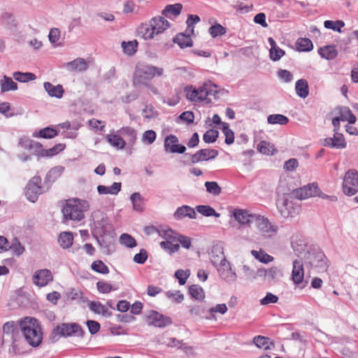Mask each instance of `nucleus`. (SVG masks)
<instances>
[{"instance_id":"nucleus-1","label":"nucleus","mask_w":358,"mask_h":358,"mask_svg":"<svg viewBox=\"0 0 358 358\" xmlns=\"http://www.w3.org/2000/svg\"><path fill=\"white\" fill-rule=\"evenodd\" d=\"M20 330L27 343L33 348L41 345L43 332L39 322L30 317H26L20 322Z\"/></svg>"},{"instance_id":"nucleus-2","label":"nucleus","mask_w":358,"mask_h":358,"mask_svg":"<svg viewBox=\"0 0 358 358\" xmlns=\"http://www.w3.org/2000/svg\"><path fill=\"white\" fill-rule=\"evenodd\" d=\"M164 70L162 67L153 66L145 62L136 64L133 76V84L134 86L148 85L155 77H161L164 75Z\"/></svg>"},{"instance_id":"nucleus-3","label":"nucleus","mask_w":358,"mask_h":358,"mask_svg":"<svg viewBox=\"0 0 358 358\" xmlns=\"http://www.w3.org/2000/svg\"><path fill=\"white\" fill-rule=\"evenodd\" d=\"M90 209L87 201L80 199H71L66 201L62 208L65 220L81 221L85 217V212Z\"/></svg>"},{"instance_id":"nucleus-4","label":"nucleus","mask_w":358,"mask_h":358,"mask_svg":"<svg viewBox=\"0 0 358 358\" xmlns=\"http://www.w3.org/2000/svg\"><path fill=\"white\" fill-rule=\"evenodd\" d=\"M217 86L210 81L205 82L202 86L194 88L192 86L185 88V96L191 101L200 102L210 100V96L215 97L218 91Z\"/></svg>"},{"instance_id":"nucleus-5","label":"nucleus","mask_w":358,"mask_h":358,"mask_svg":"<svg viewBox=\"0 0 358 358\" xmlns=\"http://www.w3.org/2000/svg\"><path fill=\"white\" fill-rule=\"evenodd\" d=\"M304 261L318 273L325 272L329 268V260L320 250L313 249L308 251L305 255Z\"/></svg>"},{"instance_id":"nucleus-6","label":"nucleus","mask_w":358,"mask_h":358,"mask_svg":"<svg viewBox=\"0 0 358 358\" xmlns=\"http://www.w3.org/2000/svg\"><path fill=\"white\" fill-rule=\"evenodd\" d=\"M85 334L82 327L77 323H62L55 328L52 337L57 341L60 337L78 336L83 337Z\"/></svg>"},{"instance_id":"nucleus-7","label":"nucleus","mask_w":358,"mask_h":358,"mask_svg":"<svg viewBox=\"0 0 358 358\" xmlns=\"http://www.w3.org/2000/svg\"><path fill=\"white\" fill-rule=\"evenodd\" d=\"M253 223L258 231L265 237L271 238L278 233V227L260 214H256Z\"/></svg>"},{"instance_id":"nucleus-8","label":"nucleus","mask_w":358,"mask_h":358,"mask_svg":"<svg viewBox=\"0 0 358 358\" xmlns=\"http://www.w3.org/2000/svg\"><path fill=\"white\" fill-rule=\"evenodd\" d=\"M342 188L347 196H352L358 192V171L356 169H349L345 173Z\"/></svg>"},{"instance_id":"nucleus-9","label":"nucleus","mask_w":358,"mask_h":358,"mask_svg":"<svg viewBox=\"0 0 358 358\" xmlns=\"http://www.w3.org/2000/svg\"><path fill=\"white\" fill-rule=\"evenodd\" d=\"M216 268L220 278L224 282L231 284L236 281L238 275L231 264L227 259H223L222 263H220Z\"/></svg>"},{"instance_id":"nucleus-10","label":"nucleus","mask_w":358,"mask_h":358,"mask_svg":"<svg viewBox=\"0 0 358 358\" xmlns=\"http://www.w3.org/2000/svg\"><path fill=\"white\" fill-rule=\"evenodd\" d=\"M278 212L282 217L287 218L289 217H294L296 214V207L293 200L281 197L277 200L276 202Z\"/></svg>"},{"instance_id":"nucleus-11","label":"nucleus","mask_w":358,"mask_h":358,"mask_svg":"<svg viewBox=\"0 0 358 358\" xmlns=\"http://www.w3.org/2000/svg\"><path fill=\"white\" fill-rule=\"evenodd\" d=\"M41 183V178L38 176H34L29 181L26 187L25 195L31 202L34 203L38 196L42 194Z\"/></svg>"},{"instance_id":"nucleus-12","label":"nucleus","mask_w":358,"mask_h":358,"mask_svg":"<svg viewBox=\"0 0 358 358\" xmlns=\"http://www.w3.org/2000/svg\"><path fill=\"white\" fill-rule=\"evenodd\" d=\"M146 317L148 324L156 327H165L172 322L169 317L164 316L155 310H150L147 313Z\"/></svg>"},{"instance_id":"nucleus-13","label":"nucleus","mask_w":358,"mask_h":358,"mask_svg":"<svg viewBox=\"0 0 358 358\" xmlns=\"http://www.w3.org/2000/svg\"><path fill=\"white\" fill-rule=\"evenodd\" d=\"M179 141L176 136L169 134L164 138V148L168 153L182 154L185 152V146L178 143Z\"/></svg>"},{"instance_id":"nucleus-14","label":"nucleus","mask_w":358,"mask_h":358,"mask_svg":"<svg viewBox=\"0 0 358 358\" xmlns=\"http://www.w3.org/2000/svg\"><path fill=\"white\" fill-rule=\"evenodd\" d=\"M320 190L315 182L305 185L294 192L296 198L303 200L310 197L320 196Z\"/></svg>"},{"instance_id":"nucleus-15","label":"nucleus","mask_w":358,"mask_h":358,"mask_svg":"<svg viewBox=\"0 0 358 358\" xmlns=\"http://www.w3.org/2000/svg\"><path fill=\"white\" fill-rule=\"evenodd\" d=\"M256 214L245 209L235 208L232 210V216L241 225H250L253 223Z\"/></svg>"},{"instance_id":"nucleus-16","label":"nucleus","mask_w":358,"mask_h":358,"mask_svg":"<svg viewBox=\"0 0 358 358\" xmlns=\"http://www.w3.org/2000/svg\"><path fill=\"white\" fill-rule=\"evenodd\" d=\"M94 238L103 254L109 255L115 251L113 238L110 234L98 236Z\"/></svg>"},{"instance_id":"nucleus-17","label":"nucleus","mask_w":358,"mask_h":358,"mask_svg":"<svg viewBox=\"0 0 358 358\" xmlns=\"http://www.w3.org/2000/svg\"><path fill=\"white\" fill-rule=\"evenodd\" d=\"M218 155V151L214 149H201L191 156L192 164L215 159Z\"/></svg>"},{"instance_id":"nucleus-18","label":"nucleus","mask_w":358,"mask_h":358,"mask_svg":"<svg viewBox=\"0 0 358 358\" xmlns=\"http://www.w3.org/2000/svg\"><path fill=\"white\" fill-rule=\"evenodd\" d=\"M53 280L51 271L48 269H40L35 272L33 282L38 287H44Z\"/></svg>"},{"instance_id":"nucleus-19","label":"nucleus","mask_w":358,"mask_h":358,"mask_svg":"<svg viewBox=\"0 0 358 358\" xmlns=\"http://www.w3.org/2000/svg\"><path fill=\"white\" fill-rule=\"evenodd\" d=\"M291 278L295 285H299L303 281L304 269L301 260H293Z\"/></svg>"},{"instance_id":"nucleus-20","label":"nucleus","mask_w":358,"mask_h":358,"mask_svg":"<svg viewBox=\"0 0 358 358\" xmlns=\"http://www.w3.org/2000/svg\"><path fill=\"white\" fill-rule=\"evenodd\" d=\"M108 220L106 217L101 215L100 219L94 220L92 227V232L94 237L108 234Z\"/></svg>"},{"instance_id":"nucleus-21","label":"nucleus","mask_w":358,"mask_h":358,"mask_svg":"<svg viewBox=\"0 0 358 358\" xmlns=\"http://www.w3.org/2000/svg\"><path fill=\"white\" fill-rule=\"evenodd\" d=\"M209 255L211 263L215 267L217 266L220 263H222L223 259H227L224 255L223 246L220 243L213 245Z\"/></svg>"},{"instance_id":"nucleus-22","label":"nucleus","mask_w":358,"mask_h":358,"mask_svg":"<svg viewBox=\"0 0 358 358\" xmlns=\"http://www.w3.org/2000/svg\"><path fill=\"white\" fill-rule=\"evenodd\" d=\"M107 142L114 148L117 150H123L126 145L127 141L119 134V131H111L106 136Z\"/></svg>"},{"instance_id":"nucleus-23","label":"nucleus","mask_w":358,"mask_h":358,"mask_svg":"<svg viewBox=\"0 0 358 358\" xmlns=\"http://www.w3.org/2000/svg\"><path fill=\"white\" fill-rule=\"evenodd\" d=\"M150 26L155 36L163 33L170 27V23L162 16L154 17L150 20Z\"/></svg>"},{"instance_id":"nucleus-24","label":"nucleus","mask_w":358,"mask_h":358,"mask_svg":"<svg viewBox=\"0 0 358 358\" xmlns=\"http://www.w3.org/2000/svg\"><path fill=\"white\" fill-rule=\"evenodd\" d=\"M173 216L176 220H181L185 217H188L189 219H195L196 213L195 210L191 206L183 205L176 209Z\"/></svg>"},{"instance_id":"nucleus-25","label":"nucleus","mask_w":358,"mask_h":358,"mask_svg":"<svg viewBox=\"0 0 358 358\" xmlns=\"http://www.w3.org/2000/svg\"><path fill=\"white\" fill-rule=\"evenodd\" d=\"M324 145L330 148L342 149L346 147V143L343 134L338 131L335 132L333 138H327L324 139Z\"/></svg>"},{"instance_id":"nucleus-26","label":"nucleus","mask_w":358,"mask_h":358,"mask_svg":"<svg viewBox=\"0 0 358 358\" xmlns=\"http://www.w3.org/2000/svg\"><path fill=\"white\" fill-rule=\"evenodd\" d=\"M268 42L270 45L269 57L273 62L280 60L285 54V52L279 48L276 42L272 37L268 38Z\"/></svg>"},{"instance_id":"nucleus-27","label":"nucleus","mask_w":358,"mask_h":358,"mask_svg":"<svg viewBox=\"0 0 358 358\" xmlns=\"http://www.w3.org/2000/svg\"><path fill=\"white\" fill-rule=\"evenodd\" d=\"M257 273L261 275H264L265 280L268 282L274 281L282 276L281 271L275 266L268 269H259Z\"/></svg>"},{"instance_id":"nucleus-28","label":"nucleus","mask_w":358,"mask_h":358,"mask_svg":"<svg viewBox=\"0 0 358 358\" xmlns=\"http://www.w3.org/2000/svg\"><path fill=\"white\" fill-rule=\"evenodd\" d=\"M43 87L46 92L51 97L61 99L64 93V90L62 85H54L49 82H45Z\"/></svg>"},{"instance_id":"nucleus-29","label":"nucleus","mask_w":358,"mask_h":358,"mask_svg":"<svg viewBox=\"0 0 358 358\" xmlns=\"http://www.w3.org/2000/svg\"><path fill=\"white\" fill-rule=\"evenodd\" d=\"M65 67L70 71H85L87 69L88 64L83 58L78 57L67 62Z\"/></svg>"},{"instance_id":"nucleus-30","label":"nucleus","mask_w":358,"mask_h":358,"mask_svg":"<svg viewBox=\"0 0 358 358\" xmlns=\"http://www.w3.org/2000/svg\"><path fill=\"white\" fill-rule=\"evenodd\" d=\"M88 307L91 311L96 314L101 315L103 317H108L111 315V312L108 308L100 302L90 301L88 303Z\"/></svg>"},{"instance_id":"nucleus-31","label":"nucleus","mask_w":358,"mask_h":358,"mask_svg":"<svg viewBox=\"0 0 358 358\" xmlns=\"http://www.w3.org/2000/svg\"><path fill=\"white\" fill-rule=\"evenodd\" d=\"M118 131L119 134L126 138L129 145H134L137 138V132L135 129L131 127H123L118 129Z\"/></svg>"},{"instance_id":"nucleus-32","label":"nucleus","mask_w":358,"mask_h":358,"mask_svg":"<svg viewBox=\"0 0 358 358\" xmlns=\"http://www.w3.org/2000/svg\"><path fill=\"white\" fill-rule=\"evenodd\" d=\"M121 182H115L110 186L99 185L97 192L100 195L112 194L117 195L121 191Z\"/></svg>"},{"instance_id":"nucleus-33","label":"nucleus","mask_w":358,"mask_h":358,"mask_svg":"<svg viewBox=\"0 0 358 358\" xmlns=\"http://www.w3.org/2000/svg\"><path fill=\"white\" fill-rule=\"evenodd\" d=\"M18 145L24 150H33L37 152L42 147L41 143L25 136L20 138Z\"/></svg>"},{"instance_id":"nucleus-34","label":"nucleus","mask_w":358,"mask_h":358,"mask_svg":"<svg viewBox=\"0 0 358 358\" xmlns=\"http://www.w3.org/2000/svg\"><path fill=\"white\" fill-rule=\"evenodd\" d=\"M0 88L2 93L17 90V84L12 78L3 76L0 80Z\"/></svg>"},{"instance_id":"nucleus-35","label":"nucleus","mask_w":358,"mask_h":358,"mask_svg":"<svg viewBox=\"0 0 358 358\" xmlns=\"http://www.w3.org/2000/svg\"><path fill=\"white\" fill-rule=\"evenodd\" d=\"M151 28H152V27L150 26V20L148 23L141 24L137 29L138 36L145 40L153 39L155 36V34L153 29Z\"/></svg>"},{"instance_id":"nucleus-36","label":"nucleus","mask_w":358,"mask_h":358,"mask_svg":"<svg viewBox=\"0 0 358 358\" xmlns=\"http://www.w3.org/2000/svg\"><path fill=\"white\" fill-rule=\"evenodd\" d=\"M295 91L300 98H306L309 94V86L307 80L303 78L298 80L295 84Z\"/></svg>"},{"instance_id":"nucleus-37","label":"nucleus","mask_w":358,"mask_h":358,"mask_svg":"<svg viewBox=\"0 0 358 358\" xmlns=\"http://www.w3.org/2000/svg\"><path fill=\"white\" fill-rule=\"evenodd\" d=\"M191 35L188 34L186 31L185 33H180L174 38L173 42L177 43L181 48L192 47L193 41L190 37Z\"/></svg>"},{"instance_id":"nucleus-38","label":"nucleus","mask_w":358,"mask_h":358,"mask_svg":"<svg viewBox=\"0 0 358 358\" xmlns=\"http://www.w3.org/2000/svg\"><path fill=\"white\" fill-rule=\"evenodd\" d=\"M130 201L132 203L134 210L140 213L144 210L145 199L140 193H133L130 196Z\"/></svg>"},{"instance_id":"nucleus-39","label":"nucleus","mask_w":358,"mask_h":358,"mask_svg":"<svg viewBox=\"0 0 358 358\" xmlns=\"http://www.w3.org/2000/svg\"><path fill=\"white\" fill-rule=\"evenodd\" d=\"M320 55L327 60H332L337 57L338 52L334 45H326L318 50Z\"/></svg>"},{"instance_id":"nucleus-40","label":"nucleus","mask_w":358,"mask_h":358,"mask_svg":"<svg viewBox=\"0 0 358 358\" xmlns=\"http://www.w3.org/2000/svg\"><path fill=\"white\" fill-rule=\"evenodd\" d=\"M341 121H348L350 124H355L357 119L348 107L343 106L337 108Z\"/></svg>"},{"instance_id":"nucleus-41","label":"nucleus","mask_w":358,"mask_h":358,"mask_svg":"<svg viewBox=\"0 0 358 358\" xmlns=\"http://www.w3.org/2000/svg\"><path fill=\"white\" fill-rule=\"evenodd\" d=\"M73 241V234L70 231L62 232L58 238V242L60 246L64 249L69 248Z\"/></svg>"},{"instance_id":"nucleus-42","label":"nucleus","mask_w":358,"mask_h":358,"mask_svg":"<svg viewBox=\"0 0 358 358\" xmlns=\"http://www.w3.org/2000/svg\"><path fill=\"white\" fill-rule=\"evenodd\" d=\"M64 144L58 143L53 146L52 148L48 150L43 149V147H41V149H39V151H38V152L41 157H52L54 155H56L61 151L64 150Z\"/></svg>"},{"instance_id":"nucleus-43","label":"nucleus","mask_w":358,"mask_h":358,"mask_svg":"<svg viewBox=\"0 0 358 358\" xmlns=\"http://www.w3.org/2000/svg\"><path fill=\"white\" fill-rule=\"evenodd\" d=\"M296 47L299 52H309L313 49V44L309 38H299L296 42Z\"/></svg>"},{"instance_id":"nucleus-44","label":"nucleus","mask_w":358,"mask_h":358,"mask_svg":"<svg viewBox=\"0 0 358 358\" xmlns=\"http://www.w3.org/2000/svg\"><path fill=\"white\" fill-rule=\"evenodd\" d=\"M57 134L58 132L56 129L48 127L41 129L38 131H35L33 134V136L36 138H52L57 136Z\"/></svg>"},{"instance_id":"nucleus-45","label":"nucleus","mask_w":358,"mask_h":358,"mask_svg":"<svg viewBox=\"0 0 358 358\" xmlns=\"http://www.w3.org/2000/svg\"><path fill=\"white\" fill-rule=\"evenodd\" d=\"M257 150L259 152L267 155H273L276 152L274 145L266 141H262L257 145Z\"/></svg>"},{"instance_id":"nucleus-46","label":"nucleus","mask_w":358,"mask_h":358,"mask_svg":"<svg viewBox=\"0 0 358 358\" xmlns=\"http://www.w3.org/2000/svg\"><path fill=\"white\" fill-rule=\"evenodd\" d=\"M64 169V167L62 166H57L51 169L46 176L45 180L49 182H55L62 176Z\"/></svg>"},{"instance_id":"nucleus-47","label":"nucleus","mask_w":358,"mask_h":358,"mask_svg":"<svg viewBox=\"0 0 358 358\" xmlns=\"http://www.w3.org/2000/svg\"><path fill=\"white\" fill-rule=\"evenodd\" d=\"M13 78L20 83H27L29 81L34 80L36 78L35 74L30 72L22 73L20 71L14 72L13 74Z\"/></svg>"},{"instance_id":"nucleus-48","label":"nucleus","mask_w":358,"mask_h":358,"mask_svg":"<svg viewBox=\"0 0 358 358\" xmlns=\"http://www.w3.org/2000/svg\"><path fill=\"white\" fill-rule=\"evenodd\" d=\"M228 308L225 303L217 304L209 309V315L206 316L207 320H215V313L224 315L227 313Z\"/></svg>"},{"instance_id":"nucleus-49","label":"nucleus","mask_w":358,"mask_h":358,"mask_svg":"<svg viewBox=\"0 0 358 358\" xmlns=\"http://www.w3.org/2000/svg\"><path fill=\"white\" fill-rule=\"evenodd\" d=\"M196 210L206 217L214 216L215 217H220V214L216 213L215 209L210 206L207 205H199L196 207Z\"/></svg>"},{"instance_id":"nucleus-50","label":"nucleus","mask_w":358,"mask_h":358,"mask_svg":"<svg viewBox=\"0 0 358 358\" xmlns=\"http://www.w3.org/2000/svg\"><path fill=\"white\" fill-rule=\"evenodd\" d=\"M252 255L260 262L268 264L273 260V257L265 252L264 250H252Z\"/></svg>"},{"instance_id":"nucleus-51","label":"nucleus","mask_w":358,"mask_h":358,"mask_svg":"<svg viewBox=\"0 0 358 358\" xmlns=\"http://www.w3.org/2000/svg\"><path fill=\"white\" fill-rule=\"evenodd\" d=\"M182 6L180 3H175L173 5H168L162 11V14L168 17L169 15H172L175 17L180 15Z\"/></svg>"},{"instance_id":"nucleus-52","label":"nucleus","mask_w":358,"mask_h":358,"mask_svg":"<svg viewBox=\"0 0 358 358\" xmlns=\"http://www.w3.org/2000/svg\"><path fill=\"white\" fill-rule=\"evenodd\" d=\"M17 331L15 322L13 321H9L6 322L3 325V341L6 340V338H8L10 336L14 335Z\"/></svg>"},{"instance_id":"nucleus-53","label":"nucleus","mask_w":358,"mask_h":358,"mask_svg":"<svg viewBox=\"0 0 358 358\" xmlns=\"http://www.w3.org/2000/svg\"><path fill=\"white\" fill-rule=\"evenodd\" d=\"M119 241L122 245L128 248H133L137 245L135 238L128 234H121Z\"/></svg>"},{"instance_id":"nucleus-54","label":"nucleus","mask_w":358,"mask_h":358,"mask_svg":"<svg viewBox=\"0 0 358 358\" xmlns=\"http://www.w3.org/2000/svg\"><path fill=\"white\" fill-rule=\"evenodd\" d=\"M267 122L271 124L285 125L289 122V119L281 114H273L267 117Z\"/></svg>"},{"instance_id":"nucleus-55","label":"nucleus","mask_w":358,"mask_h":358,"mask_svg":"<svg viewBox=\"0 0 358 358\" xmlns=\"http://www.w3.org/2000/svg\"><path fill=\"white\" fill-rule=\"evenodd\" d=\"M137 46L138 43L136 41H123L121 43L124 52L128 55H133L137 50Z\"/></svg>"},{"instance_id":"nucleus-56","label":"nucleus","mask_w":358,"mask_h":358,"mask_svg":"<svg viewBox=\"0 0 358 358\" xmlns=\"http://www.w3.org/2000/svg\"><path fill=\"white\" fill-rule=\"evenodd\" d=\"M208 33L213 38L222 36L227 33V29L219 23L211 26L208 29Z\"/></svg>"},{"instance_id":"nucleus-57","label":"nucleus","mask_w":358,"mask_h":358,"mask_svg":"<svg viewBox=\"0 0 358 358\" xmlns=\"http://www.w3.org/2000/svg\"><path fill=\"white\" fill-rule=\"evenodd\" d=\"M324 26L327 29H331L341 33V29L345 26V23L342 20H326L324 22Z\"/></svg>"},{"instance_id":"nucleus-58","label":"nucleus","mask_w":358,"mask_h":358,"mask_svg":"<svg viewBox=\"0 0 358 358\" xmlns=\"http://www.w3.org/2000/svg\"><path fill=\"white\" fill-rule=\"evenodd\" d=\"M204 185L206 188L207 192L213 196H217L222 192V189L217 182L208 181L205 182Z\"/></svg>"},{"instance_id":"nucleus-59","label":"nucleus","mask_w":358,"mask_h":358,"mask_svg":"<svg viewBox=\"0 0 358 358\" xmlns=\"http://www.w3.org/2000/svg\"><path fill=\"white\" fill-rule=\"evenodd\" d=\"M190 295L197 300H201L204 298V292L201 287L197 285H191L189 287Z\"/></svg>"},{"instance_id":"nucleus-60","label":"nucleus","mask_w":358,"mask_h":358,"mask_svg":"<svg viewBox=\"0 0 358 358\" xmlns=\"http://www.w3.org/2000/svg\"><path fill=\"white\" fill-rule=\"evenodd\" d=\"M160 247L169 254L178 252L180 248L178 243H173L171 241H162L160 243Z\"/></svg>"},{"instance_id":"nucleus-61","label":"nucleus","mask_w":358,"mask_h":358,"mask_svg":"<svg viewBox=\"0 0 358 358\" xmlns=\"http://www.w3.org/2000/svg\"><path fill=\"white\" fill-rule=\"evenodd\" d=\"M200 21V17L196 15H189L187 17V20L186 21L187 23V29L185 31L188 34H194V25L198 23Z\"/></svg>"},{"instance_id":"nucleus-62","label":"nucleus","mask_w":358,"mask_h":358,"mask_svg":"<svg viewBox=\"0 0 358 358\" xmlns=\"http://www.w3.org/2000/svg\"><path fill=\"white\" fill-rule=\"evenodd\" d=\"M221 129L225 136V143L227 145L232 144L234 141V134L232 130L229 129V124L227 123H223Z\"/></svg>"},{"instance_id":"nucleus-63","label":"nucleus","mask_w":358,"mask_h":358,"mask_svg":"<svg viewBox=\"0 0 358 358\" xmlns=\"http://www.w3.org/2000/svg\"><path fill=\"white\" fill-rule=\"evenodd\" d=\"M8 338H10V341L11 342V345L9 349V352L10 353H13L15 355L20 353V349L19 348L18 344V340H19V333L17 331L14 334L13 336H10Z\"/></svg>"},{"instance_id":"nucleus-64","label":"nucleus","mask_w":358,"mask_h":358,"mask_svg":"<svg viewBox=\"0 0 358 358\" xmlns=\"http://www.w3.org/2000/svg\"><path fill=\"white\" fill-rule=\"evenodd\" d=\"M91 268L93 271L102 274H106L109 272L108 266L101 260L94 261L92 264Z\"/></svg>"}]
</instances>
